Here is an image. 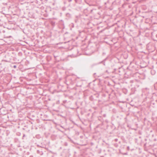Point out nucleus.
Segmentation results:
<instances>
[{"instance_id": "nucleus-3", "label": "nucleus", "mask_w": 157, "mask_h": 157, "mask_svg": "<svg viewBox=\"0 0 157 157\" xmlns=\"http://www.w3.org/2000/svg\"><path fill=\"white\" fill-rule=\"evenodd\" d=\"M114 146H115V147H117L118 146V145L117 143L114 144Z\"/></svg>"}, {"instance_id": "nucleus-11", "label": "nucleus", "mask_w": 157, "mask_h": 157, "mask_svg": "<svg viewBox=\"0 0 157 157\" xmlns=\"http://www.w3.org/2000/svg\"><path fill=\"white\" fill-rule=\"evenodd\" d=\"M75 1H76V0H75Z\"/></svg>"}, {"instance_id": "nucleus-7", "label": "nucleus", "mask_w": 157, "mask_h": 157, "mask_svg": "<svg viewBox=\"0 0 157 157\" xmlns=\"http://www.w3.org/2000/svg\"><path fill=\"white\" fill-rule=\"evenodd\" d=\"M37 147H41V146H40L39 145H37Z\"/></svg>"}, {"instance_id": "nucleus-2", "label": "nucleus", "mask_w": 157, "mask_h": 157, "mask_svg": "<svg viewBox=\"0 0 157 157\" xmlns=\"http://www.w3.org/2000/svg\"><path fill=\"white\" fill-rule=\"evenodd\" d=\"M37 154H40V155H42L43 154V152H42V151L40 152L39 150H37Z\"/></svg>"}, {"instance_id": "nucleus-1", "label": "nucleus", "mask_w": 157, "mask_h": 157, "mask_svg": "<svg viewBox=\"0 0 157 157\" xmlns=\"http://www.w3.org/2000/svg\"><path fill=\"white\" fill-rule=\"evenodd\" d=\"M65 83L68 85L71 84L72 83L71 77V76H69L66 77Z\"/></svg>"}, {"instance_id": "nucleus-4", "label": "nucleus", "mask_w": 157, "mask_h": 157, "mask_svg": "<svg viewBox=\"0 0 157 157\" xmlns=\"http://www.w3.org/2000/svg\"><path fill=\"white\" fill-rule=\"evenodd\" d=\"M90 100H93V96H91L90 97Z\"/></svg>"}, {"instance_id": "nucleus-6", "label": "nucleus", "mask_w": 157, "mask_h": 157, "mask_svg": "<svg viewBox=\"0 0 157 157\" xmlns=\"http://www.w3.org/2000/svg\"><path fill=\"white\" fill-rule=\"evenodd\" d=\"M127 149L128 150H129V146H128L127 147Z\"/></svg>"}, {"instance_id": "nucleus-10", "label": "nucleus", "mask_w": 157, "mask_h": 157, "mask_svg": "<svg viewBox=\"0 0 157 157\" xmlns=\"http://www.w3.org/2000/svg\"><path fill=\"white\" fill-rule=\"evenodd\" d=\"M16 67V66L15 65L13 67H14L15 68Z\"/></svg>"}, {"instance_id": "nucleus-5", "label": "nucleus", "mask_w": 157, "mask_h": 157, "mask_svg": "<svg viewBox=\"0 0 157 157\" xmlns=\"http://www.w3.org/2000/svg\"><path fill=\"white\" fill-rule=\"evenodd\" d=\"M114 140L115 142H117L118 140V139H115Z\"/></svg>"}, {"instance_id": "nucleus-8", "label": "nucleus", "mask_w": 157, "mask_h": 157, "mask_svg": "<svg viewBox=\"0 0 157 157\" xmlns=\"http://www.w3.org/2000/svg\"><path fill=\"white\" fill-rule=\"evenodd\" d=\"M69 2H71L72 1V0H68Z\"/></svg>"}, {"instance_id": "nucleus-9", "label": "nucleus", "mask_w": 157, "mask_h": 157, "mask_svg": "<svg viewBox=\"0 0 157 157\" xmlns=\"http://www.w3.org/2000/svg\"><path fill=\"white\" fill-rule=\"evenodd\" d=\"M93 10H91L90 12H91V13H92V11H93Z\"/></svg>"}]
</instances>
